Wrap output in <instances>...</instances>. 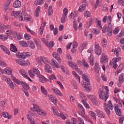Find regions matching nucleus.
<instances>
[{"label": "nucleus", "mask_w": 124, "mask_h": 124, "mask_svg": "<svg viewBox=\"0 0 124 124\" xmlns=\"http://www.w3.org/2000/svg\"><path fill=\"white\" fill-rule=\"evenodd\" d=\"M83 79L85 80V84L84 88L87 92H90V86L91 85V82L90 81V79H89V77L87 74H84L82 75Z\"/></svg>", "instance_id": "1"}, {"label": "nucleus", "mask_w": 124, "mask_h": 124, "mask_svg": "<svg viewBox=\"0 0 124 124\" xmlns=\"http://www.w3.org/2000/svg\"><path fill=\"white\" fill-rule=\"evenodd\" d=\"M108 21H109L108 26V32L109 36H111L112 33H113V27H112V24H111V22H112V17H111V16H108Z\"/></svg>", "instance_id": "2"}, {"label": "nucleus", "mask_w": 124, "mask_h": 124, "mask_svg": "<svg viewBox=\"0 0 124 124\" xmlns=\"http://www.w3.org/2000/svg\"><path fill=\"white\" fill-rule=\"evenodd\" d=\"M98 93L100 98L105 100V101H106L108 99V97H109V95L107 94L105 92L104 93V89L99 90Z\"/></svg>", "instance_id": "3"}, {"label": "nucleus", "mask_w": 124, "mask_h": 124, "mask_svg": "<svg viewBox=\"0 0 124 124\" xmlns=\"http://www.w3.org/2000/svg\"><path fill=\"white\" fill-rule=\"evenodd\" d=\"M31 56V52H23V53H17L16 57L17 58H20V59H26V58H29Z\"/></svg>", "instance_id": "4"}, {"label": "nucleus", "mask_w": 124, "mask_h": 124, "mask_svg": "<svg viewBox=\"0 0 124 124\" xmlns=\"http://www.w3.org/2000/svg\"><path fill=\"white\" fill-rule=\"evenodd\" d=\"M36 62L39 65H42L43 63H46V58L41 56L36 59Z\"/></svg>", "instance_id": "5"}, {"label": "nucleus", "mask_w": 124, "mask_h": 124, "mask_svg": "<svg viewBox=\"0 0 124 124\" xmlns=\"http://www.w3.org/2000/svg\"><path fill=\"white\" fill-rule=\"evenodd\" d=\"M87 96L88 98L91 100L93 105H97V100H96L95 96L93 95H87Z\"/></svg>", "instance_id": "6"}, {"label": "nucleus", "mask_w": 124, "mask_h": 124, "mask_svg": "<svg viewBox=\"0 0 124 124\" xmlns=\"http://www.w3.org/2000/svg\"><path fill=\"white\" fill-rule=\"evenodd\" d=\"M16 62L18 63L20 65H23V66H27V65H28V62H26L25 61L21 59L16 60Z\"/></svg>", "instance_id": "7"}, {"label": "nucleus", "mask_w": 124, "mask_h": 124, "mask_svg": "<svg viewBox=\"0 0 124 124\" xmlns=\"http://www.w3.org/2000/svg\"><path fill=\"white\" fill-rule=\"evenodd\" d=\"M88 5V3L87 2H84L81 6H79L78 9V12H83L84 10L86 9V7Z\"/></svg>", "instance_id": "8"}, {"label": "nucleus", "mask_w": 124, "mask_h": 124, "mask_svg": "<svg viewBox=\"0 0 124 124\" xmlns=\"http://www.w3.org/2000/svg\"><path fill=\"white\" fill-rule=\"evenodd\" d=\"M22 5V3H21V1L19 0H16L13 3V7L15 8H18L20 7Z\"/></svg>", "instance_id": "9"}, {"label": "nucleus", "mask_w": 124, "mask_h": 124, "mask_svg": "<svg viewBox=\"0 0 124 124\" xmlns=\"http://www.w3.org/2000/svg\"><path fill=\"white\" fill-rule=\"evenodd\" d=\"M33 41L35 42V44H36V46L38 47V49L41 50L42 48L41 47V43L40 42V40H39V39H38L34 38Z\"/></svg>", "instance_id": "10"}, {"label": "nucleus", "mask_w": 124, "mask_h": 124, "mask_svg": "<svg viewBox=\"0 0 124 124\" xmlns=\"http://www.w3.org/2000/svg\"><path fill=\"white\" fill-rule=\"evenodd\" d=\"M45 69L46 72H47V73H52V72H53V71L52 70V68H51L50 65H48L47 63H46V65L45 66Z\"/></svg>", "instance_id": "11"}, {"label": "nucleus", "mask_w": 124, "mask_h": 124, "mask_svg": "<svg viewBox=\"0 0 124 124\" xmlns=\"http://www.w3.org/2000/svg\"><path fill=\"white\" fill-rule=\"evenodd\" d=\"M48 97L52 102L54 103V104H57V98L53 95H48Z\"/></svg>", "instance_id": "12"}, {"label": "nucleus", "mask_w": 124, "mask_h": 124, "mask_svg": "<svg viewBox=\"0 0 124 124\" xmlns=\"http://www.w3.org/2000/svg\"><path fill=\"white\" fill-rule=\"evenodd\" d=\"M114 109L115 110V112L118 116L122 115V111H121V109L119 108V106L115 105L114 106Z\"/></svg>", "instance_id": "13"}, {"label": "nucleus", "mask_w": 124, "mask_h": 124, "mask_svg": "<svg viewBox=\"0 0 124 124\" xmlns=\"http://www.w3.org/2000/svg\"><path fill=\"white\" fill-rule=\"evenodd\" d=\"M52 91L57 95H59V96H62V93H61V91L59 90V89L52 88Z\"/></svg>", "instance_id": "14"}, {"label": "nucleus", "mask_w": 124, "mask_h": 124, "mask_svg": "<svg viewBox=\"0 0 124 124\" xmlns=\"http://www.w3.org/2000/svg\"><path fill=\"white\" fill-rule=\"evenodd\" d=\"M0 48L2 51L4 52V53H6V54H7V55H10V51L5 46L3 45H1L0 46Z\"/></svg>", "instance_id": "15"}, {"label": "nucleus", "mask_w": 124, "mask_h": 124, "mask_svg": "<svg viewBox=\"0 0 124 124\" xmlns=\"http://www.w3.org/2000/svg\"><path fill=\"white\" fill-rule=\"evenodd\" d=\"M21 85H22V87L23 88V90H30V86H29V84H28V83H27L26 82L22 81Z\"/></svg>", "instance_id": "16"}, {"label": "nucleus", "mask_w": 124, "mask_h": 124, "mask_svg": "<svg viewBox=\"0 0 124 124\" xmlns=\"http://www.w3.org/2000/svg\"><path fill=\"white\" fill-rule=\"evenodd\" d=\"M52 55L53 57L58 61L59 62H62V59L60 58V55L57 52H53Z\"/></svg>", "instance_id": "17"}, {"label": "nucleus", "mask_w": 124, "mask_h": 124, "mask_svg": "<svg viewBox=\"0 0 124 124\" xmlns=\"http://www.w3.org/2000/svg\"><path fill=\"white\" fill-rule=\"evenodd\" d=\"M28 45H29L30 48H31V49H32V50H33L34 48H35V45H34V43H33L31 41H28Z\"/></svg>", "instance_id": "18"}, {"label": "nucleus", "mask_w": 124, "mask_h": 124, "mask_svg": "<svg viewBox=\"0 0 124 124\" xmlns=\"http://www.w3.org/2000/svg\"><path fill=\"white\" fill-rule=\"evenodd\" d=\"M27 119L30 122L31 124H35V122H34V119H32V117L30 114H27Z\"/></svg>", "instance_id": "19"}, {"label": "nucleus", "mask_w": 124, "mask_h": 124, "mask_svg": "<svg viewBox=\"0 0 124 124\" xmlns=\"http://www.w3.org/2000/svg\"><path fill=\"white\" fill-rule=\"evenodd\" d=\"M94 69L96 73L98 74L99 73V71L100 70V67L98 63H95V66L94 67Z\"/></svg>", "instance_id": "20"}, {"label": "nucleus", "mask_w": 124, "mask_h": 124, "mask_svg": "<svg viewBox=\"0 0 124 124\" xmlns=\"http://www.w3.org/2000/svg\"><path fill=\"white\" fill-rule=\"evenodd\" d=\"M97 116L99 118H102V119L105 118V114H104L102 111L98 110L97 112Z\"/></svg>", "instance_id": "21"}, {"label": "nucleus", "mask_w": 124, "mask_h": 124, "mask_svg": "<svg viewBox=\"0 0 124 124\" xmlns=\"http://www.w3.org/2000/svg\"><path fill=\"white\" fill-rule=\"evenodd\" d=\"M78 114L80 115V116L85 117V114L86 111H85V108H82L81 109H79Z\"/></svg>", "instance_id": "22"}, {"label": "nucleus", "mask_w": 124, "mask_h": 124, "mask_svg": "<svg viewBox=\"0 0 124 124\" xmlns=\"http://www.w3.org/2000/svg\"><path fill=\"white\" fill-rule=\"evenodd\" d=\"M3 116L4 118H6V119H8L9 120H10L12 118L11 115H9L8 112L5 111L3 112Z\"/></svg>", "instance_id": "23"}, {"label": "nucleus", "mask_w": 124, "mask_h": 124, "mask_svg": "<svg viewBox=\"0 0 124 124\" xmlns=\"http://www.w3.org/2000/svg\"><path fill=\"white\" fill-rule=\"evenodd\" d=\"M7 80L8 81V83L11 89H12L13 90H14L15 86H14V83H13V82H12V81H11V80H10V78H7Z\"/></svg>", "instance_id": "24"}, {"label": "nucleus", "mask_w": 124, "mask_h": 124, "mask_svg": "<svg viewBox=\"0 0 124 124\" xmlns=\"http://www.w3.org/2000/svg\"><path fill=\"white\" fill-rule=\"evenodd\" d=\"M11 47H12L10 48V51H11L12 52H17V48L15 46H14L13 44H11Z\"/></svg>", "instance_id": "25"}, {"label": "nucleus", "mask_w": 124, "mask_h": 124, "mask_svg": "<svg viewBox=\"0 0 124 124\" xmlns=\"http://www.w3.org/2000/svg\"><path fill=\"white\" fill-rule=\"evenodd\" d=\"M108 31V27H107V26L105 25L103 27V29H102L103 33H105V32H108V35H109V32Z\"/></svg>", "instance_id": "26"}, {"label": "nucleus", "mask_w": 124, "mask_h": 124, "mask_svg": "<svg viewBox=\"0 0 124 124\" xmlns=\"http://www.w3.org/2000/svg\"><path fill=\"white\" fill-rule=\"evenodd\" d=\"M107 107L110 110H113L114 107H113V105L112 104V102L111 100L108 101Z\"/></svg>", "instance_id": "27"}, {"label": "nucleus", "mask_w": 124, "mask_h": 124, "mask_svg": "<svg viewBox=\"0 0 124 124\" xmlns=\"http://www.w3.org/2000/svg\"><path fill=\"white\" fill-rule=\"evenodd\" d=\"M19 44H20V45H21V46H22L23 47H28V45H27V42L24 41H20Z\"/></svg>", "instance_id": "28"}, {"label": "nucleus", "mask_w": 124, "mask_h": 124, "mask_svg": "<svg viewBox=\"0 0 124 124\" xmlns=\"http://www.w3.org/2000/svg\"><path fill=\"white\" fill-rule=\"evenodd\" d=\"M123 68H124L123 65H120L119 66L117 71H116V73H117V75L119 74V73H120L121 71H123Z\"/></svg>", "instance_id": "29"}, {"label": "nucleus", "mask_w": 124, "mask_h": 124, "mask_svg": "<svg viewBox=\"0 0 124 124\" xmlns=\"http://www.w3.org/2000/svg\"><path fill=\"white\" fill-rule=\"evenodd\" d=\"M43 3V0H36L35 1V5H41Z\"/></svg>", "instance_id": "30"}, {"label": "nucleus", "mask_w": 124, "mask_h": 124, "mask_svg": "<svg viewBox=\"0 0 124 124\" xmlns=\"http://www.w3.org/2000/svg\"><path fill=\"white\" fill-rule=\"evenodd\" d=\"M41 91L43 94H45V95H47V91H46L43 86H41Z\"/></svg>", "instance_id": "31"}, {"label": "nucleus", "mask_w": 124, "mask_h": 124, "mask_svg": "<svg viewBox=\"0 0 124 124\" xmlns=\"http://www.w3.org/2000/svg\"><path fill=\"white\" fill-rule=\"evenodd\" d=\"M19 73L22 75L24 78H28V75H26V72H25L24 71L20 70L19 71Z\"/></svg>", "instance_id": "32"}, {"label": "nucleus", "mask_w": 124, "mask_h": 124, "mask_svg": "<svg viewBox=\"0 0 124 124\" xmlns=\"http://www.w3.org/2000/svg\"><path fill=\"white\" fill-rule=\"evenodd\" d=\"M33 73L34 74H36V75H38V74H40V73L38 70V69L36 68H34L33 69Z\"/></svg>", "instance_id": "33"}, {"label": "nucleus", "mask_w": 124, "mask_h": 124, "mask_svg": "<svg viewBox=\"0 0 124 124\" xmlns=\"http://www.w3.org/2000/svg\"><path fill=\"white\" fill-rule=\"evenodd\" d=\"M119 83H124V74H122L119 77Z\"/></svg>", "instance_id": "34"}, {"label": "nucleus", "mask_w": 124, "mask_h": 124, "mask_svg": "<svg viewBox=\"0 0 124 124\" xmlns=\"http://www.w3.org/2000/svg\"><path fill=\"white\" fill-rule=\"evenodd\" d=\"M102 10L104 11V12H107V11H108V7H107V5L106 4L103 5Z\"/></svg>", "instance_id": "35"}, {"label": "nucleus", "mask_w": 124, "mask_h": 124, "mask_svg": "<svg viewBox=\"0 0 124 124\" xmlns=\"http://www.w3.org/2000/svg\"><path fill=\"white\" fill-rule=\"evenodd\" d=\"M54 114L57 117H60V114L57 109L53 108Z\"/></svg>", "instance_id": "36"}, {"label": "nucleus", "mask_w": 124, "mask_h": 124, "mask_svg": "<svg viewBox=\"0 0 124 124\" xmlns=\"http://www.w3.org/2000/svg\"><path fill=\"white\" fill-rule=\"evenodd\" d=\"M16 16L18 18V19H20L21 21H23V15L22 14H20V12H18V13L17 14Z\"/></svg>", "instance_id": "37"}, {"label": "nucleus", "mask_w": 124, "mask_h": 124, "mask_svg": "<svg viewBox=\"0 0 124 124\" xmlns=\"http://www.w3.org/2000/svg\"><path fill=\"white\" fill-rule=\"evenodd\" d=\"M84 16L86 18H88V17H91V12L89 11H87L85 13H84Z\"/></svg>", "instance_id": "38"}, {"label": "nucleus", "mask_w": 124, "mask_h": 124, "mask_svg": "<svg viewBox=\"0 0 124 124\" xmlns=\"http://www.w3.org/2000/svg\"><path fill=\"white\" fill-rule=\"evenodd\" d=\"M82 102L84 104V106H85L86 108H87V109L90 108V106H89V104L87 103V102L86 101L82 100Z\"/></svg>", "instance_id": "39"}, {"label": "nucleus", "mask_w": 124, "mask_h": 124, "mask_svg": "<svg viewBox=\"0 0 124 124\" xmlns=\"http://www.w3.org/2000/svg\"><path fill=\"white\" fill-rule=\"evenodd\" d=\"M63 16H64V17H66V16L67 15V14L68 13V11L67 10V8H64L63 10Z\"/></svg>", "instance_id": "40"}, {"label": "nucleus", "mask_w": 124, "mask_h": 124, "mask_svg": "<svg viewBox=\"0 0 124 124\" xmlns=\"http://www.w3.org/2000/svg\"><path fill=\"white\" fill-rule=\"evenodd\" d=\"M78 26H77V21H73V28H74L75 31H77V28H78Z\"/></svg>", "instance_id": "41"}, {"label": "nucleus", "mask_w": 124, "mask_h": 124, "mask_svg": "<svg viewBox=\"0 0 124 124\" xmlns=\"http://www.w3.org/2000/svg\"><path fill=\"white\" fill-rule=\"evenodd\" d=\"M56 79H57V77H56V76L53 74L51 75L49 77V79L50 81H52V80Z\"/></svg>", "instance_id": "42"}, {"label": "nucleus", "mask_w": 124, "mask_h": 124, "mask_svg": "<svg viewBox=\"0 0 124 124\" xmlns=\"http://www.w3.org/2000/svg\"><path fill=\"white\" fill-rule=\"evenodd\" d=\"M5 72H6V74H8V75H10V74L12 73V71H11V70L9 69H5Z\"/></svg>", "instance_id": "43"}, {"label": "nucleus", "mask_w": 124, "mask_h": 124, "mask_svg": "<svg viewBox=\"0 0 124 124\" xmlns=\"http://www.w3.org/2000/svg\"><path fill=\"white\" fill-rule=\"evenodd\" d=\"M102 44L103 47H106V45H107V42H106V40L105 39H103V40L102 41Z\"/></svg>", "instance_id": "44"}, {"label": "nucleus", "mask_w": 124, "mask_h": 124, "mask_svg": "<svg viewBox=\"0 0 124 124\" xmlns=\"http://www.w3.org/2000/svg\"><path fill=\"white\" fill-rule=\"evenodd\" d=\"M30 76V77H33L34 76V74L33 73V71L31 70H30L28 72Z\"/></svg>", "instance_id": "45"}, {"label": "nucleus", "mask_w": 124, "mask_h": 124, "mask_svg": "<svg viewBox=\"0 0 124 124\" xmlns=\"http://www.w3.org/2000/svg\"><path fill=\"white\" fill-rule=\"evenodd\" d=\"M105 110L108 115H110V114H111V111H110V109H109L108 107H107V106H105Z\"/></svg>", "instance_id": "46"}, {"label": "nucleus", "mask_w": 124, "mask_h": 124, "mask_svg": "<svg viewBox=\"0 0 124 124\" xmlns=\"http://www.w3.org/2000/svg\"><path fill=\"white\" fill-rule=\"evenodd\" d=\"M55 44V43L54 42V41H51L49 42V45H47V46H49V47H53L54 46Z\"/></svg>", "instance_id": "47"}, {"label": "nucleus", "mask_w": 124, "mask_h": 124, "mask_svg": "<svg viewBox=\"0 0 124 124\" xmlns=\"http://www.w3.org/2000/svg\"><path fill=\"white\" fill-rule=\"evenodd\" d=\"M95 53L96 55H98V56L101 55V53H102L101 49H100V48L99 49H97V50L95 51Z\"/></svg>", "instance_id": "48"}, {"label": "nucleus", "mask_w": 124, "mask_h": 124, "mask_svg": "<svg viewBox=\"0 0 124 124\" xmlns=\"http://www.w3.org/2000/svg\"><path fill=\"white\" fill-rule=\"evenodd\" d=\"M118 106L120 107H123V104L122 103V101L118 100V101H116Z\"/></svg>", "instance_id": "49"}, {"label": "nucleus", "mask_w": 124, "mask_h": 124, "mask_svg": "<svg viewBox=\"0 0 124 124\" xmlns=\"http://www.w3.org/2000/svg\"><path fill=\"white\" fill-rule=\"evenodd\" d=\"M47 13H48V16H51V15L53 14V9H48Z\"/></svg>", "instance_id": "50"}, {"label": "nucleus", "mask_w": 124, "mask_h": 124, "mask_svg": "<svg viewBox=\"0 0 124 124\" xmlns=\"http://www.w3.org/2000/svg\"><path fill=\"white\" fill-rule=\"evenodd\" d=\"M90 115H91L92 118H93L94 120H95V119H96V114H95V113L93 112H91V113H90Z\"/></svg>", "instance_id": "51"}, {"label": "nucleus", "mask_w": 124, "mask_h": 124, "mask_svg": "<svg viewBox=\"0 0 124 124\" xmlns=\"http://www.w3.org/2000/svg\"><path fill=\"white\" fill-rule=\"evenodd\" d=\"M18 13H19L18 11H13L11 14V16H17Z\"/></svg>", "instance_id": "52"}, {"label": "nucleus", "mask_w": 124, "mask_h": 124, "mask_svg": "<svg viewBox=\"0 0 124 124\" xmlns=\"http://www.w3.org/2000/svg\"><path fill=\"white\" fill-rule=\"evenodd\" d=\"M22 91L24 93L26 96H29V95H30V94L29 93V92H28V90H26L25 89H22Z\"/></svg>", "instance_id": "53"}, {"label": "nucleus", "mask_w": 124, "mask_h": 124, "mask_svg": "<svg viewBox=\"0 0 124 124\" xmlns=\"http://www.w3.org/2000/svg\"><path fill=\"white\" fill-rule=\"evenodd\" d=\"M65 17L66 16H62L61 18V23H65V21H66L65 19Z\"/></svg>", "instance_id": "54"}, {"label": "nucleus", "mask_w": 124, "mask_h": 124, "mask_svg": "<svg viewBox=\"0 0 124 124\" xmlns=\"http://www.w3.org/2000/svg\"><path fill=\"white\" fill-rule=\"evenodd\" d=\"M53 31H54L53 32L54 35H57V34H58V31H59L58 28H55V29Z\"/></svg>", "instance_id": "55"}, {"label": "nucleus", "mask_w": 124, "mask_h": 124, "mask_svg": "<svg viewBox=\"0 0 124 124\" xmlns=\"http://www.w3.org/2000/svg\"><path fill=\"white\" fill-rule=\"evenodd\" d=\"M119 28L118 27L116 28L114 30H113V33L114 34H117L118 32H119Z\"/></svg>", "instance_id": "56"}, {"label": "nucleus", "mask_w": 124, "mask_h": 124, "mask_svg": "<svg viewBox=\"0 0 124 124\" xmlns=\"http://www.w3.org/2000/svg\"><path fill=\"white\" fill-rule=\"evenodd\" d=\"M59 117L62 118V119L63 120H65V119H66L65 116H64V115L62 113H60Z\"/></svg>", "instance_id": "57"}, {"label": "nucleus", "mask_w": 124, "mask_h": 124, "mask_svg": "<svg viewBox=\"0 0 124 124\" xmlns=\"http://www.w3.org/2000/svg\"><path fill=\"white\" fill-rule=\"evenodd\" d=\"M95 48L96 49V50H98L99 49H100V47H99V45L98 44V43H95Z\"/></svg>", "instance_id": "58"}, {"label": "nucleus", "mask_w": 124, "mask_h": 124, "mask_svg": "<svg viewBox=\"0 0 124 124\" xmlns=\"http://www.w3.org/2000/svg\"><path fill=\"white\" fill-rule=\"evenodd\" d=\"M97 27H99L100 29H102V26H101V21L98 20L97 23Z\"/></svg>", "instance_id": "59"}, {"label": "nucleus", "mask_w": 124, "mask_h": 124, "mask_svg": "<svg viewBox=\"0 0 124 124\" xmlns=\"http://www.w3.org/2000/svg\"><path fill=\"white\" fill-rule=\"evenodd\" d=\"M41 40L42 42H43L44 43H45V44H46V45H48V42H47V41L46 40V39H45V38H42Z\"/></svg>", "instance_id": "60"}, {"label": "nucleus", "mask_w": 124, "mask_h": 124, "mask_svg": "<svg viewBox=\"0 0 124 124\" xmlns=\"http://www.w3.org/2000/svg\"><path fill=\"white\" fill-rule=\"evenodd\" d=\"M14 82H15V83H16V84H18V85H21V84H22V82L17 79L16 78L15 79Z\"/></svg>", "instance_id": "61"}, {"label": "nucleus", "mask_w": 124, "mask_h": 124, "mask_svg": "<svg viewBox=\"0 0 124 124\" xmlns=\"http://www.w3.org/2000/svg\"><path fill=\"white\" fill-rule=\"evenodd\" d=\"M124 116H122L119 118V123L121 124H123V122H124Z\"/></svg>", "instance_id": "62"}, {"label": "nucleus", "mask_w": 124, "mask_h": 124, "mask_svg": "<svg viewBox=\"0 0 124 124\" xmlns=\"http://www.w3.org/2000/svg\"><path fill=\"white\" fill-rule=\"evenodd\" d=\"M93 19L92 18H91L89 19V27H91V26H92V25L93 24Z\"/></svg>", "instance_id": "63"}, {"label": "nucleus", "mask_w": 124, "mask_h": 124, "mask_svg": "<svg viewBox=\"0 0 124 124\" xmlns=\"http://www.w3.org/2000/svg\"><path fill=\"white\" fill-rule=\"evenodd\" d=\"M72 123L73 124H76V123H77V120H76V118H72Z\"/></svg>", "instance_id": "64"}]
</instances>
